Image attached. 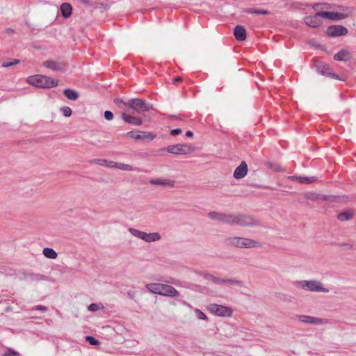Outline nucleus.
<instances>
[{"mask_svg": "<svg viewBox=\"0 0 356 356\" xmlns=\"http://www.w3.org/2000/svg\"><path fill=\"white\" fill-rule=\"evenodd\" d=\"M222 222L245 227H255L259 225V220L251 216L234 215L225 213H223Z\"/></svg>", "mask_w": 356, "mask_h": 356, "instance_id": "1", "label": "nucleus"}, {"mask_svg": "<svg viewBox=\"0 0 356 356\" xmlns=\"http://www.w3.org/2000/svg\"><path fill=\"white\" fill-rule=\"evenodd\" d=\"M225 243L228 246L237 248H253L261 246V244L257 241L237 236L226 238Z\"/></svg>", "mask_w": 356, "mask_h": 356, "instance_id": "2", "label": "nucleus"}, {"mask_svg": "<svg viewBox=\"0 0 356 356\" xmlns=\"http://www.w3.org/2000/svg\"><path fill=\"white\" fill-rule=\"evenodd\" d=\"M27 82L32 86L42 88H51L58 86V81L45 75H34L27 78Z\"/></svg>", "mask_w": 356, "mask_h": 356, "instance_id": "3", "label": "nucleus"}, {"mask_svg": "<svg viewBox=\"0 0 356 356\" xmlns=\"http://www.w3.org/2000/svg\"><path fill=\"white\" fill-rule=\"evenodd\" d=\"M294 284L298 288L312 292L327 293L329 291L327 289L323 287L321 282L314 280L296 281Z\"/></svg>", "mask_w": 356, "mask_h": 356, "instance_id": "4", "label": "nucleus"}, {"mask_svg": "<svg viewBox=\"0 0 356 356\" xmlns=\"http://www.w3.org/2000/svg\"><path fill=\"white\" fill-rule=\"evenodd\" d=\"M124 106L132 109L137 113L149 111L153 108L151 104L139 98L129 99L124 103Z\"/></svg>", "mask_w": 356, "mask_h": 356, "instance_id": "5", "label": "nucleus"}, {"mask_svg": "<svg viewBox=\"0 0 356 356\" xmlns=\"http://www.w3.org/2000/svg\"><path fill=\"white\" fill-rule=\"evenodd\" d=\"M128 231L132 236L142 239L147 243L154 242L161 238V235L158 232L146 233L132 227L129 228Z\"/></svg>", "mask_w": 356, "mask_h": 356, "instance_id": "6", "label": "nucleus"}, {"mask_svg": "<svg viewBox=\"0 0 356 356\" xmlns=\"http://www.w3.org/2000/svg\"><path fill=\"white\" fill-rule=\"evenodd\" d=\"M207 309L211 314L220 317H230L233 313L232 307L218 304H209Z\"/></svg>", "mask_w": 356, "mask_h": 356, "instance_id": "7", "label": "nucleus"}, {"mask_svg": "<svg viewBox=\"0 0 356 356\" xmlns=\"http://www.w3.org/2000/svg\"><path fill=\"white\" fill-rule=\"evenodd\" d=\"M296 319L299 322L314 325H322L330 323V321L328 319L307 315H298L296 316Z\"/></svg>", "mask_w": 356, "mask_h": 356, "instance_id": "8", "label": "nucleus"}, {"mask_svg": "<svg viewBox=\"0 0 356 356\" xmlns=\"http://www.w3.org/2000/svg\"><path fill=\"white\" fill-rule=\"evenodd\" d=\"M348 33V29L341 25L329 26L327 29V34L330 37H339Z\"/></svg>", "mask_w": 356, "mask_h": 356, "instance_id": "9", "label": "nucleus"}, {"mask_svg": "<svg viewBox=\"0 0 356 356\" xmlns=\"http://www.w3.org/2000/svg\"><path fill=\"white\" fill-rule=\"evenodd\" d=\"M160 296L170 298H175L179 296V292L173 286L161 284Z\"/></svg>", "mask_w": 356, "mask_h": 356, "instance_id": "10", "label": "nucleus"}, {"mask_svg": "<svg viewBox=\"0 0 356 356\" xmlns=\"http://www.w3.org/2000/svg\"><path fill=\"white\" fill-rule=\"evenodd\" d=\"M166 152L174 154H185L189 152L190 148L184 145H173L164 149Z\"/></svg>", "mask_w": 356, "mask_h": 356, "instance_id": "11", "label": "nucleus"}, {"mask_svg": "<svg viewBox=\"0 0 356 356\" xmlns=\"http://www.w3.org/2000/svg\"><path fill=\"white\" fill-rule=\"evenodd\" d=\"M248 171V165L245 161H242L240 165L235 169L233 177L236 179L245 177Z\"/></svg>", "mask_w": 356, "mask_h": 356, "instance_id": "12", "label": "nucleus"}, {"mask_svg": "<svg viewBox=\"0 0 356 356\" xmlns=\"http://www.w3.org/2000/svg\"><path fill=\"white\" fill-rule=\"evenodd\" d=\"M321 16L317 15V13L315 15L313 16H307L304 18V22L306 25L312 28H318L319 27L322 22L320 19Z\"/></svg>", "mask_w": 356, "mask_h": 356, "instance_id": "13", "label": "nucleus"}, {"mask_svg": "<svg viewBox=\"0 0 356 356\" xmlns=\"http://www.w3.org/2000/svg\"><path fill=\"white\" fill-rule=\"evenodd\" d=\"M317 15H320L321 17L328 19L332 21H337L345 18L344 14L334 12L319 11L317 12Z\"/></svg>", "mask_w": 356, "mask_h": 356, "instance_id": "14", "label": "nucleus"}, {"mask_svg": "<svg viewBox=\"0 0 356 356\" xmlns=\"http://www.w3.org/2000/svg\"><path fill=\"white\" fill-rule=\"evenodd\" d=\"M43 66L51 69L54 71H62L63 70V63L61 62L49 60L43 62Z\"/></svg>", "mask_w": 356, "mask_h": 356, "instance_id": "15", "label": "nucleus"}, {"mask_svg": "<svg viewBox=\"0 0 356 356\" xmlns=\"http://www.w3.org/2000/svg\"><path fill=\"white\" fill-rule=\"evenodd\" d=\"M289 179L292 181H298L303 184H309L317 181L316 177H305V176H290Z\"/></svg>", "mask_w": 356, "mask_h": 356, "instance_id": "16", "label": "nucleus"}, {"mask_svg": "<svg viewBox=\"0 0 356 356\" xmlns=\"http://www.w3.org/2000/svg\"><path fill=\"white\" fill-rule=\"evenodd\" d=\"M149 182L152 185L168 186L170 188L174 187L175 183V181L168 179H152Z\"/></svg>", "mask_w": 356, "mask_h": 356, "instance_id": "17", "label": "nucleus"}, {"mask_svg": "<svg viewBox=\"0 0 356 356\" xmlns=\"http://www.w3.org/2000/svg\"><path fill=\"white\" fill-rule=\"evenodd\" d=\"M121 116L123 120L127 123L136 126L140 125L142 123L140 118L126 114L125 113H122Z\"/></svg>", "mask_w": 356, "mask_h": 356, "instance_id": "18", "label": "nucleus"}, {"mask_svg": "<svg viewBox=\"0 0 356 356\" xmlns=\"http://www.w3.org/2000/svg\"><path fill=\"white\" fill-rule=\"evenodd\" d=\"M236 39L238 41H243L246 39V31L243 26H236L234 32Z\"/></svg>", "mask_w": 356, "mask_h": 356, "instance_id": "19", "label": "nucleus"}, {"mask_svg": "<svg viewBox=\"0 0 356 356\" xmlns=\"http://www.w3.org/2000/svg\"><path fill=\"white\" fill-rule=\"evenodd\" d=\"M334 58L340 61H348L351 58L350 53L346 49H341L334 56Z\"/></svg>", "mask_w": 356, "mask_h": 356, "instance_id": "20", "label": "nucleus"}, {"mask_svg": "<svg viewBox=\"0 0 356 356\" xmlns=\"http://www.w3.org/2000/svg\"><path fill=\"white\" fill-rule=\"evenodd\" d=\"M92 138L90 140V143L97 147H104L106 144V136L105 135H92Z\"/></svg>", "mask_w": 356, "mask_h": 356, "instance_id": "21", "label": "nucleus"}, {"mask_svg": "<svg viewBox=\"0 0 356 356\" xmlns=\"http://www.w3.org/2000/svg\"><path fill=\"white\" fill-rule=\"evenodd\" d=\"M90 162L91 164H97V165L109 168H113L114 163H115L114 161H108V160L102 159H92Z\"/></svg>", "mask_w": 356, "mask_h": 356, "instance_id": "22", "label": "nucleus"}, {"mask_svg": "<svg viewBox=\"0 0 356 356\" xmlns=\"http://www.w3.org/2000/svg\"><path fill=\"white\" fill-rule=\"evenodd\" d=\"M60 11L64 18H68L72 15V6L68 3H63L60 6Z\"/></svg>", "mask_w": 356, "mask_h": 356, "instance_id": "23", "label": "nucleus"}, {"mask_svg": "<svg viewBox=\"0 0 356 356\" xmlns=\"http://www.w3.org/2000/svg\"><path fill=\"white\" fill-rule=\"evenodd\" d=\"M161 283H150L145 286V288L151 293L159 295L161 292Z\"/></svg>", "mask_w": 356, "mask_h": 356, "instance_id": "24", "label": "nucleus"}, {"mask_svg": "<svg viewBox=\"0 0 356 356\" xmlns=\"http://www.w3.org/2000/svg\"><path fill=\"white\" fill-rule=\"evenodd\" d=\"M131 137L136 141L141 140L145 143H148L154 140L155 135H130Z\"/></svg>", "mask_w": 356, "mask_h": 356, "instance_id": "25", "label": "nucleus"}, {"mask_svg": "<svg viewBox=\"0 0 356 356\" xmlns=\"http://www.w3.org/2000/svg\"><path fill=\"white\" fill-rule=\"evenodd\" d=\"M64 95L70 100H76L79 98V93L72 89H65L63 90Z\"/></svg>", "mask_w": 356, "mask_h": 356, "instance_id": "26", "label": "nucleus"}, {"mask_svg": "<svg viewBox=\"0 0 356 356\" xmlns=\"http://www.w3.org/2000/svg\"><path fill=\"white\" fill-rule=\"evenodd\" d=\"M202 275L206 280L211 281L213 283L217 284H223L224 281L222 280V279H221L218 277L214 276V275H213L211 274H209V273H202Z\"/></svg>", "mask_w": 356, "mask_h": 356, "instance_id": "27", "label": "nucleus"}, {"mask_svg": "<svg viewBox=\"0 0 356 356\" xmlns=\"http://www.w3.org/2000/svg\"><path fill=\"white\" fill-rule=\"evenodd\" d=\"M22 280L26 279L31 281H38L42 278L40 274H34L32 273H23Z\"/></svg>", "mask_w": 356, "mask_h": 356, "instance_id": "28", "label": "nucleus"}, {"mask_svg": "<svg viewBox=\"0 0 356 356\" xmlns=\"http://www.w3.org/2000/svg\"><path fill=\"white\" fill-rule=\"evenodd\" d=\"M118 168L121 170H125V171H133L136 170V168L133 167L131 165L129 164H124L122 163H114V168Z\"/></svg>", "mask_w": 356, "mask_h": 356, "instance_id": "29", "label": "nucleus"}, {"mask_svg": "<svg viewBox=\"0 0 356 356\" xmlns=\"http://www.w3.org/2000/svg\"><path fill=\"white\" fill-rule=\"evenodd\" d=\"M43 254L49 259H54L57 257V253L51 248H44L42 250Z\"/></svg>", "mask_w": 356, "mask_h": 356, "instance_id": "30", "label": "nucleus"}, {"mask_svg": "<svg viewBox=\"0 0 356 356\" xmlns=\"http://www.w3.org/2000/svg\"><path fill=\"white\" fill-rule=\"evenodd\" d=\"M223 213H224L217 211H211L208 213V217L211 220L222 222Z\"/></svg>", "mask_w": 356, "mask_h": 356, "instance_id": "31", "label": "nucleus"}, {"mask_svg": "<svg viewBox=\"0 0 356 356\" xmlns=\"http://www.w3.org/2000/svg\"><path fill=\"white\" fill-rule=\"evenodd\" d=\"M353 217L352 212L349 211H346L344 212H341L339 214H338V219L341 221H346L351 219Z\"/></svg>", "mask_w": 356, "mask_h": 356, "instance_id": "32", "label": "nucleus"}, {"mask_svg": "<svg viewBox=\"0 0 356 356\" xmlns=\"http://www.w3.org/2000/svg\"><path fill=\"white\" fill-rule=\"evenodd\" d=\"M222 280L224 281L223 284L228 283L230 284H235L239 286H244V282L241 280H236L234 279H222Z\"/></svg>", "mask_w": 356, "mask_h": 356, "instance_id": "33", "label": "nucleus"}, {"mask_svg": "<svg viewBox=\"0 0 356 356\" xmlns=\"http://www.w3.org/2000/svg\"><path fill=\"white\" fill-rule=\"evenodd\" d=\"M244 12L247 13L251 14H257V15H267L268 12L265 10H257V9H246Z\"/></svg>", "mask_w": 356, "mask_h": 356, "instance_id": "34", "label": "nucleus"}, {"mask_svg": "<svg viewBox=\"0 0 356 356\" xmlns=\"http://www.w3.org/2000/svg\"><path fill=\"white\" fill-rule=\"evenodd\" d=\"M266 165L269 168H270L275 171L279 172V171L283 170L282 167L279 164H277V163H275L273 162H267Z\"/></svg>", "mask_w": 356, "mask_h": 356, "instance_id": "35", "label": "nucleus"}, {"mask_svg": "<svg viewBox=\"0 0 356 356\" xmlns=\"http://www.w3.org/2000/svg\"><path fill=\"white\" fill-rule=\"evenodd\" d=\"M20 63V60H18V59H14L13 61L11 62H4L2 63L1 66L3 67H12L15 65H17V64H19Z\"/></svg>", "mask_w": 356, "mask_h": 356, "instance_id": "36", "label": "nucleus"}, {"mask_svg": "<svg viewBox=\"0 0 356 356\" xmlns=\"http://www.w3.org/2000/svg\"><path fill=\"white\" fill-rule=\"evenodd\" d=\"M86 340L90 345L97 346V345H99L100 344V342L98 340L95 339L93 337H91V336H87L86 337Z\"/></svg>", "mask_w": 356, "mask_h": 356, "instance_id": "37", "label": "nucleus"}, {"mask_svg": "<svg viewBox=\"0 0 356 356\" xmlns=\"http://www.w3.org/2000/svg\"><path fill=\"white\" fill-rule=\"evenodd\" d=\"M195 312L197 318L198 319H200V320H206L207 319L206 314L204 312H202L201 310H200L199 309H195Z\"/></svg>", "mask_w": 356, "mask_h": 356, "instance_id": "38", "label": "nucleus"}, {"mask_svg": "<svg viewBox=\"0 0 356 356\" xmlns=\"http://www.w3.org/2000/svg\"><path fill=\"white\" fill-rule=\"evenodd\" d=\"M61 111L65 117H70L72 115V110L70 107L64 106L61 108Z\"/></svg>", "mask_w": 356, "mask_h": 356, "instance_id": "39", "label": "nucleus"}, {"mask_svg": "<svg viewBox=\"0 0 356 356\" xmlns=\"http://www.w3.org/2000/svg\"><path fill=\"white\" fill-rule=\"evenodd\" d=\"M318 194L316 193H307L305 194V197L309 200H315L318 199Z\"/></svg>", "mask_w": 356, "mask_h": 356, "instance_id": "40", "label": "nucleus"}, {"mask_svg": "<svg viewBox=\"0 0 356 356\" xmlns=\"http://www.w3.org/2000/svg\"><path fill=\"white\" fill-rule=\"evenodd\" d=\"M165 283H168V284H175V285H178V281L176 280L175 278H172L171 277H168L167 279L164 280H163Z\"/></svg>", "mask_w": 356, "mask_h": 356, "instance_id": "41", "label": "nucleus"}, {"mask_svg": "<svg viewBox=\"0 0 356 356\" xmlns=\"http://www.w3.org/2000/svg\"><path fill=\"white\" fill-rule=\"evenodd\" d=\"M104 116L105 119L107 120H111L113 118V113L109 111H106L104 113Z\"/></svg>", "mask_w": 356, "mask_h": 356, "instance_id": "42", "label": "nucleus"}, {"mask_svg": "<svg viewBox=\"0 0 356 356\" xmlns=\"http://www.w3.org/2000/svg\"><path fill=\"white\" fill-rule=\"evenodd\" d=\"M88 309L89 311L96 312L99 310V307L97 304L92 303L88 306Z\"/></svg>", "mask_w": 356, "mask_h": 356, "instance_id": "43", "label": "nucleus"}, {"mask_svg": "<svg viewBox=\"0 0 356 356\" xmlns=\"http://www.w3.org/2000/svg\"><path fill=\"white\" fill-rule=\"evenodd\" d=\"M4 354H10V355H11V356H19V353L17 351L14 350L10 348H8L7 349V352L5 353Z\"/></svg>", "mask_w": 356, "mask_h": 356, "instance_id": "44", "label": "nucleus"}, {"mask_svg": "<svg viewBox=\"0 0 356 356\" xmlns=\"http://www.w3.org/2000/svg\"><path fill=\"white\" fill-rule=\"evenodd\" d=\"M33 309L44 312L47 311L48 308L43 305H37L34 307Z\"/></svg>", "mask_w": 356, "mask_h": 356, "instance_id": "45", "label": "nucleus"}, {"mask_svg": "<svg viewBox=\"0 0 356 356\" xmlns=\"http://www.w3.org/2000/svg\"><path fill=\"white\" fill-rule=\"evenodd\" d=\"M127 102H124L123 100L119 99V98H116L114 99V103L118 106V107H121V104H123L124 106V103H126Z\"/></svg>", "mask_w": 356, "mask_h": 356, "instance_id": "46", "label": "nucleus"}, {"mask_svg": "<svg viewBox=\"0 0 356 356\" xmlns=\"http://www.w3.org/2000/svg\"><path fill=\"white\" fill-rule=\"evenodd\" d=\"M79 1L87 6H92L90 0H79Z\"/></svg>", "mask_w": 356, "mask_h": 356, "instance_id": "47", "label": "nucleus"}, {"mask_svg": "<svg viewBox=\"0 0 356 356\" xmlns=\"http://www.w3.org/2000/svg\"><path fill=\"white\" fill-rule=\"evenodd\" d=\"M168 131H170V134H181L182 130L179 128L175 129H170L168 128Z\"/></svg>", "mask_w": 356, "mask_h": 356, "instance_id": "48", "label": "nucleus"}, {"mask_svg": "<svg viewBox=\"0 0 356 356\" xmlns=\"http://www.w3.org/2000/svg\"><path fill=\"white\" fill-rule=\"evenodd\" d=\"M325 6V8H328L327 4H323V3H314L313 6V8L314 10H318L320 6Z\"/></svg>", "mask_w": 356, "mask_h": 356, "instance_id": "49", "label": "nucleus"}, {"mask_svg": "<svg viewBox=\"0 0 356 356\" xmlns=\"http://www.w3.org/2000/svg\"><path fill=\"white\" fill-rule=\"evenodd\" d=\"M182 80V78L181 76H177L174 81H173V83H175L177 82H179V81H181Z\"/></svg>", "mask_w": 356, "mask_h": 356, "instance_id": "50", "label": "nucleus"}, {"mask_svg": "<svg viewBox=\"0 0 356 356\" xmlns=\"http://www.w3.org/2000/svg\"><path fill=\"white\" fill-rule=\"evenodd\" d=\"M332 76L335 78V79H338L339 78L337 74H332Z\"/></svg>", "mask_w": 356, "mask_h": 356, "instance_id": "51", "label": "nucleus"}, {"mask_svg": "<svg viewBox=\"0 0 356 356\" xmlns=\"http://www.w3.org/2000/svg\"><path fill=\"white\" fill-rule=\"evenodd\" d=\"M185 134H193V132L190 130H188L185 132Z\"/></svg>", "mask_w": 356, "mask_h": 356, "instance_id": "52", "label": "nucleus"}, {"mask_svg": "<svg viewBox=\"0 0 356 356\" xmlns=\"http://www.w3.org/2000/svg\"><path fill=\"white\" fill-rule=\"evenodd\" d=\"M3 356H11L10 354H3Z\"/></svg>", "mask_w": 356, "mask_h": 356, "instance_id": "53", "label": "nucleus"}, {"mask_svg": "<svg viewBox=\"0 0 356 356\" xmlns=\"http://www.w3.org/2000/svg\"><path fill=\"white\" fill-rule=\"evenodd\" d=\"M186 136H188V137H192V136H193V135H192V134L186 135Z\"/></svg>", "mask_w": 356, "mask_h": 356, "instance_id": "54", "label": "nucleus"}, {"mask_svg": "<svg viewBox=\"0 0 356 356\" xmlns=\"http://www.w3.org/2000/svg\"><path fill=\"white\" fill-rule=\"evenodd\" d=\"M127 134H133V131H129Z\"/></svg>", "mask_w": 356, "mask_h": 356, "instance_id": "55", "label": "nucleus"}]
</instances>
